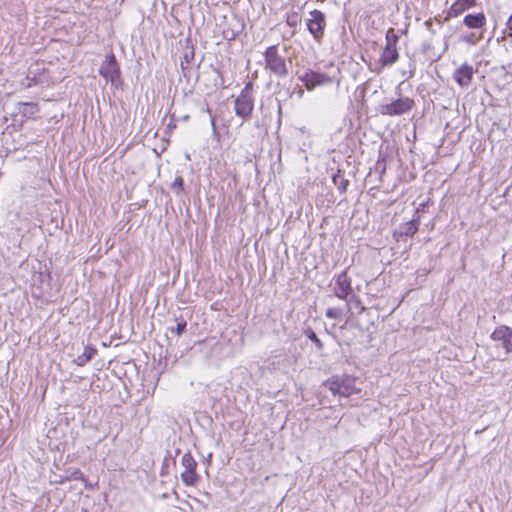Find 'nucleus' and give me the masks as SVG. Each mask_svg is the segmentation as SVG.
<instances>
[{"instance_id": "6ab92c4d", "label": "nucleus", "mask_w": 512, "mask_h": 512, "mask_svg": "<svg viewBox=\"0 0 512 512\" xmlns=\"http://www.w3.org/2000/svg\"><path fill=\"white\" fill-rule=\"evenodd\" d=\"M193 59H194V49H193V47H191L189 50H187L184 53L183 60L180 63L181 70L183 72V76L186 78L189 77V73L191 70L189 65Z\"/></svg>"}, {"instance_id": "b1692460", "label": "nucleus", "mask_w": 512, "mask_h": 512, "mask_svg": "<svg viewBox=\"0 0 512 512\" xmlns=\"http://www.w3.org/2000/svg\"><path fill=\"white\" fill-rule=\"evenodd\" d=\"M176 321H177L176 327H172L169 330L172 333H175L177 336H181L186 331L187 321L183 317L176 318Z\"/></svg>"}, {"instance_id": "f257e3e1", "label": "nucleus", "mask_w": 512, "mask_h": 512, "mask_svg": "<svg viewBox=\"0 0 512 512\" xmlns=\"http://www.w3.org/2000/svg\"><path fill=\"white\" fill-rule=\"evenodd\" d=\"M264 68L270 75L279 80L289 75V66L286 58L280 53L279 45H271L263 52Z\"/></svg>"}, {"instance_id": "9d476101", "label": "nucleus", "mask_w": 512, "mask_h": 512, "mask_svg": "<svg viewBox=\"0 0 512 512\" xmlns=\"http://www.w3.org/2000/svg\"><path fill=\"white\" fill-rule=\"evenodd\" d=\"M254 109V98L238 96L234 101L235 114L244 120L250 119Z\"/></svg>"}, {"instance_id": "c9c22d12", "label": "nucleus", "mask_w": 512, "mask_h": 512, "mask_svg": "<svg viewBox=\"0 0 512 512\" xmlns=\"http://www.w3.org/2000/svg\"><path fill=\"white\" fill-rule=\"evenodd\" d=\"M407 75H408V71H402V76L405 77V79H407Z\"/></svg>"}, {"instance_id": "dca6fc26", "label": "nucleus", "mask_w": 512, "mask_h": 512, "mask_svg": "<svg viewBox=\"0 0 512 512\" xmlns=\"http://www.w3.org/2000/svg\"><path fill=\"white\" fill-rule=\"evenodd\" d=\"M243 28V24L238 19H233L232 22L227 24V27L223 29V37L228 41L234 40Z\"/></svg>"}, {"instance_id": "c85d7f7f", "label": "nucleus", "mask_w": 512, "mask_h": 512, "mask_svg": "<svg viewBox=\"0 0 512 512\" xmlns=\"http://www.w3.org/2000/svg\"><path fill=\"white\" fill-rule=\"evenodd\" d=\"M300 21H301V19L297 15V13H293L291 15H288L287 19H286L287 25L290 26L291 28H294V29L298 26Z\"/></svg>"}, {"instance_id": "1a4fd4ad", "label": "nucleus", "mask_w": 512, "mask_h": 512, "mask_svg": "<svg viewBox=\"0 0 512 512\" xmlns=\"http://www.w3.org/2000/svg\"><path fill=\"white\" fill-rule=\"evenodd\" d=\"M333 291L335 296L342 300H346L352 293L351 278L348 276L346 270L336 277Z\"/></svg>"}, {"instance_id": "4be33fe9", "label": "nucleus", "mask_w": 512, "mask_h": 512, "mask_svg": "<svg viewBox=\"0 0 512 512\" xmlns=\"http://www.w3.org/2000/svg\"><path fill=\"white\" fill-rule=\"evenodd\" d=\"M482 38H483V32H481L478 35L476 33H474V32H471V33H468V34L460 35L459 40H460V42H463V43L469 44L471 46H474Z\"/></svg>"}, {"instance_id": "72a5a7b5", "label": "nucleus", "mask_w": 512, "mask_h": 512, "mask_svg": "<svg viewBox=\"0 0 512 512\" xmlns=\"http://www.w3.org/2000/svg\"><path fill=\"white\" fill-rule=\"evenodd\" d=\"M292 90H295V94L298 96V98H302L304 95V90L301 87H295Z\"/></svg>"}, {"instance_id": "aec40b11", "label": "nucleus", "mask_w": 512, "mask_h": 512, "mask_svg": "<svg viewBox=\"0 0 512 512\" xmlns=\"http://www.w3.org/2000/svg\"><path fill=\"white\" fill-rule=\"evenodd\" d=\"M19 111L24 117H31L39 111V108L36 103L20 102Z\"/></svg>"}, {"instance_id": "5701e85b", "label": "nucleus", "mask_w": 512, "mask_h": 512, "mask_svg": "<svg viewBox=\"0 0 512 512\" xmlns=\"http://www.w3.org/2000/svg\"><path fill=\"white\" fill-rule=\"evenodd\" d=\"M304 334L307 338H309L314 343L317 350H319V351L323 350L324 344L312 328L305 329Z\"/></svg>"}, {"instance_id": "f3484780", "label": "nucleus", "mask_w": 512, "mask_h": 512, "mask_svg": "<svg viewBox=\"0 0 512 512\" xmlns=\"http://www.w3.org/2000/svg\"><path fill=\"white\" fill-rule=\"evenodd\" d=\"M418 225H419V217L412 219L406 223H404L399 228V234L401 236H409L412 237L417 231H418Z\"/></svg>"}, {"instance_id": "412c9836", "label": "nucleus", "mask_w": 512, "mask_h": 512, "mask_svg": "<svg viewBox=\"0 0 512 512\" xmlns=\"http://www.w3.org/2000/svg\"><path fill=\"white\" fill-rule=\"evenodd\" d=\"M332 180L341 194L346 192L349 181L344 178V175L340 171L333 175Z\"/></svg>"}, {"instance_id": "0eeeda50", "label": "nucleus", "mask_w": 512, "mask_h": 512, "mask_svg": "<svg viewBox=\"0 0 512 512\" xmlns=\"http://www.w3.org/2000/svg\"><path fill=\"white\" fill-rule=\"evenodd\" d=\"M299 78L309 91L313 90L316 86L331 84L334 82L332 77L313 70H307Z\"/></svg>"}, {"instance_id": "bb28decb", "label": "nucleus", "mask_w": 512, "mask_h": 512, "mask_svg": "<svg viewBox=\"0 0 512 512\" xmlns=\"http://www.w3.org/2000/svg\"><path fill=\"white\" fill-rule=\"evenodd\" d=\"M67 480H80L86 483V477L84 476L83 472L80 469H74L69 476L66 477Z\"/></svg>"}, {"instance_id": "39448f33", "label": "nucleus", "mask_w": 512, "mask_h": 512, "mask_svg": "<svg viewBox=\"0 0 512 512\" xmlns=\"http://www.w3.org/2000/svg\"><path fill=\"white\" fill-rule=\"evenodd\" d=\"M306 26L314 40L320 42L326 28V15L320 10H312L306 19Z\"/></svg>"}, {"instance_id": "393cba45", "label": "nucleus", "mask_w": 512, "mask_h": 512, "mask_svg": "<svg viewBox=\"0 0 512 512\" xmlns=\"http://www.w3.org/2000/svg\"><path fill=\"white\" fill-rule=\"evenodd\" d=\"M386 45L397 47L399 36L393 28H389L386 32Z\"/></svg>"}, {"instance_id": "58836bf2", "label": "nucleus", "mask_w": 512, "mask_h": 512, "mask_svg": "<svg viewBox=\"0 0 512 512\" xmlns=\"http://www.w3.org/2000/svg\"><path fill=\"white\" fill-rule=\"evenodd\" d=\"M188 119H189V115L183 116V120H188Z\"/></svg>"}, {"instance_id": "423d86ee", "label": "nucleus", "mask_w": 512, "mask_h": 512, "mask_svg": "<svg viewBox=\"0 0 512 512\" xmlns=\"http://www.w3.org/2000/svg\"><path fill=\"white\" fill-rule=\"evenodd\" d=\"M181 464L184 467V471L181 473V479L187 486H193L197 483L199 476L196 473L197 462L191 455V453H185L182 456Z\"/></svg>"}, {"instance_id": "2eb2a0df", "label": "nucleus", "mask_w": 512, "mask_h": 512, "mask_svg": "<svg viewBox=\"0 0 512 512\" xmlns=\"http://www.w3.org/2000/svg\"><path fill=\"white\" fill-rule=\"evenodd\" d=\"M399 58L397 47L385 45L380 62L382 66H390L394 64Z\"/></svg>"}, {"instance_id": "f8f14e48", "label": "nucleus", "mask_w": 512, "mask_h": 512, "mask_svg": "<svg viewBox=\"0 0 512 512\" xmlns=\"http://www.w3.org/2000/svg\"><path fill=\"white\" fill-rule=\"evenodd\" d=\"M477 1L478 0H456L448 9L445 21L460 16L465 11L474 7L477 4Z\"/></svg>"}, {"instance_id": "4468645a", "label": "nucleus", "mask_w": 512, "mask_h": 512, "mask_svg": "<svg viewBox=\"0 0 512 512\" xmlns=\"http://www.w3.org/2000/svg\"><path fill=\"white\" fill-rule=\"evenodd\" d=\"M486 16L483 12L467 14L463 19V24L469 29H482L486 25Z\"/></svg>"}, {"instance_id": "e433bc0d", "label": "nucleus", "mask_w": 512, "mask_h": 512, "mask_svg": "<svg viewBox=\"0 0 512 512\" xmlns=\"http://www.w3.org/2000/svg\"><path fill=\"white\" fill-rule=\"evenodd\" d=\"M211 124H212V127L215 128V119L212 116H211Z\"/></svg>"}, {"instance_id": "473e14b6", "label": "nucleus", "mask_w": 512, "mask_h": 512, "mask_svg": "<svg viewBox=\"0 0 512 512\" xmlns=\"http://www.w3.org/2000/svg\"><path fill=\"white\" fill-rule=\"evenodd\" d=\"M506 26L509 30L508 36L512 37V15L508 18Z\"/></svg>"}, {"instance_id": "4c0bfd02", "label": "nucleus", "mask_w": 512, "mask_h": 512, "mask_svg": "<svg viewBox=\"0 0 512 512\" xmlns=\"http://www.w3.org/2000/svg\"><path fill=\"white\" fill-rule=\"evenodd\" d=\"M205 110H206L207 113H209L211 115V110H210V108L208 106L206 107Z\"/></svg>"}, {"instance_id": "9b49d317", "label": "nucleus", "mask_w": 512, "mask_h": 512, "mask_svg": "<svg viewBox=\"0 0 512 512\" xmlns=\"http://www.w3.org/2000/svg\"><path fill=\"white\" fill-rule=\"evenodd\" d=\"M475 72L476 70L472 65L464 63L455 70L453 73V79L460 87L467 88L471 84Z\"/></svg>"}, {"instance_id": "2f4dec72", "label": "nucleus", "mask_w": 512, "mask_h": 512, "mask_svg": "<svg viewBox=\"0 0 512 512\" xmlns=\"http://www.w3.org/2000/svg\"><path fill=\"white\" fill-rule=\"evenodd\" d=\"M376 169L377 170H380V173H384L385 170H386V164H385V161H378L377 164H376Z\"/></svg>"}, {"instance_id": "7c9ffc66", "label": "nucleus", "mask_w": 512, "mask_h": 512, "mask_svg": "<svg viewBox=\"0 0 512 512\" xmlns=\"http://www.w3.org/2000/svg\"><path fill=\"white\" fill-rule=\"evenodd\" d=\"M409 70H408V75H407V80L408 79H411L412 77H414L415 75V70H416V65H415V62L414 61H410L409 62Z\"/></svg>"}, {"instance_id": "7ed1b4c3", "label": "nucleus", "mask_w": 512, "mask_h": 512, "mask_svg": "<svg viewBox=\"0 0 512 512\" xmlns=\"http://www.w3.org/2000/svg\"><path fill=\"white\" fill-rule=\"evenodd\" d=\"M395 93L398 95V98L380 105V114L390 117L401 116L409 113L414 108L415 102L412 98L403 97L399 88L396 89Z\"/></svg>"}, {"instance_id": "c756f323", "label": "nucleus", "mask_w": 512, "mask_h": 512, "mask_svg": "<svg viewBox=\"0 0 512 512\" xmlns=\"http://www.w3.org/2000/svg\"><path fill=\"white\" fill-rule=\"evenodd\" d=\"M240 96H246L249 98H254L253 96V83L249 81L246 83L245 87L242 89Z\"/></svg>"}, {"instance_id": "cd10ccee", "label": "nucleus", "mask_w": 512, "mask_h": 512, "mask_svg": "<svg viewBox=\"0 0 512 512\" xmlns=\"http://www.w3.org/2000/svg\"><path fill=\"white\" fill-rule=\"evenodd\" d=\"M325 315L330 319H340L342 316V310L339 308H328Z\"/></svg>"}, {"instance_id": "f03ea898", "label": "nucleus", "mask_w": 512, "mask_h": 512, "mask_svg": "<svg viewBox=\"0 0 512 512\" xmlns=\"http://www.w3.org/2000/svg\"><path fill=\"white\" fill-rule=\"evenodd\" d=\"M355 382V377L343 374L335 375L329 378L323 383V385L327 387L334 395L347 398L353 394H358L361 392V390L356 387Z\"/></svg>"}, {"instance_id": "ddd939ff", "label": "nucleus", "mask_w": 512, "mask_h": 512, "mask_svg": "<svg viewBox=\"0 0 512 512\" xmlns=\"http://www.w3.org/2000/svg\"><path fill=\"white\" fill-rule=\"evenodd\" d=\"M274 94L276 95L278 103H281L282 101L291 99L293 95H295V90H292L291 84L287 85V83H282L279 80L274 86ZM279 112H281V104H279Z\"/></svg>"}, {"instance_id": "20e7f679", "label": "nucleus", "mask_w": 512, "mask_h": 512, "mask_svg": "<svg viewBox=\"0 0 512 512\" xmlns=\"http://www.w3.org/2000/svg\"><path fill=\"white\" fill-rule=\"evenodd\" d=\"M99 73L107 81H110L116 88H118L122 83L120 67L113 53L106 56L99 68Z\"/></svg>"}, {"instance_id": "a878e982", "label": "nucleus", "mask_w": 512, "mask_h": 512, "mask_svg": "<svg viewBox=\"0 0 512 512\" xmlns=\"http://www.w3.org/2000/svg\"><path fill=\"white\" fill-rule=\"evenodd\" d=\"M171 189L177 194L180 195L184 191V180L181 176H177L171 184Z\"/></svg>"}, {"instance_id": "f704fd0d", "label": "nucleus", "mask_w": 512, "mask_h": 512, "mask_svg": "<svg viewBox=\"0 0 512 512\" xmlns=\"http://www.w3.org/2000/svg\"><path fill=\"white\" fill-rule=\"evenodd\" d=\"M350 301H354V303H356V304H360V299H359V297H358V296H356V295H354V294L352 295V297H351Z\"/></svg>"}, {"instance_id": "6e6552de", "label": "nucleus", "mask_w": 512, "mask_h": 512, "mask_svg": "<svg viewBox=\"0 0 512 512\" xmlns=\"http://www.w3.org/2000/svg\"><path fill=\"white\" fill-rule=\"evenodd\" d=\"M491 339L500 342L506 354L512 352V328L500 325L491 334Z\"/></svg>"}, {"instance_id": "a211bd4d", "label": "nucleus", "mask_w": 512, "mask_h": 512, "mask_svg": "<svg viewBox=\"0 0 512 512\" xmlns=\"http://www.w3.org/2000/svg\"><path fill=\"white\" fill-rule=\"evenodd\" d=\"M96 353L97 350L94 347L86 346L83 353L74 359V363L78 366H84L86 363L93 359Z\"/></svg>"}]
</instances>
